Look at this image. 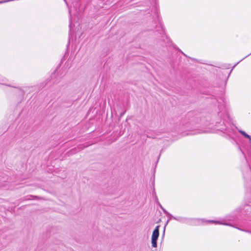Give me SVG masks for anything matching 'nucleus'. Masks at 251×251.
<instances>
[{
    "label": "nucleus",
    "instance_id": "obj_1",
    "mask_svg": "<svg viewBox=\"0 0 251 251\" xmlns=\"http://www.w3.org/2000/svg\"><path fill=\"white\" fill-rule=\"evenodd\" d=\"M159 226H156L152 232L151 235V245L153 248H156L157 247V240L159 235Z\"/></svg>",
    "mask_w": 251,
    "mask_h": 251
},
{
    "label": "nucleus",
    "instance_id": "obj_2",
    "mask_svg": "<svg viewBox=\"0 0 251 251\" xmlns=\"http://www.w3.org/2000/svg\"><path fill=\"white\" fill-rule=\"evenodd\" d=\"M239 132L245 137L249 138L250 140H251L250 136L248 135L246 132H245L243 131L240 130Z\"/></svg>",
    "mask_w": 251,
    "mask_h": 251
},
{
    "label": "nucleus",
    "instance_id": "obj_3",
    "mask_svg": "<svg viewBox=\"0 0 251 251\" xmlns=\"http://www.w3.org/2000/svg\"><path fill=\"white\" fill-rule=\"evenodd\" d=\"M209 222L210 223H213L215 224H223L222 223H220L218 221H210Z\"/></svg>",
    "mask_w": 251,
    "mask_h": 251
},
{
    "label": "nucleus",
    "instance_id": "obj_4",
    "mask_svg": "<svg viewBox=\"0 0 251 251\" xmlns=\"http://www.w3.org/2000/svg\"><path fill=\"white\" fill-rule=\"evenodd\" d=\"M30 197H32V198H34H34H36H36H38L37 196H30Z\"/></svg>",
    "mask_w": 251,
    "mask_h": 251
},
{
    "label": "nucleus",
    "instance_id": "obj_5",
    "mask_svg": "<svg viewBox=\"0 0 251 251\" xmlns=\"http://www.w3.org/2000/svg\"><path fill=\"white\" fill-rule=\"evenodd\" d=\"M174 219H175V220H179V219H177V218H176V217H174Z\"/></svg>",
    "mask_w": 251,
    "mask_h": 251
}]
</instances>
